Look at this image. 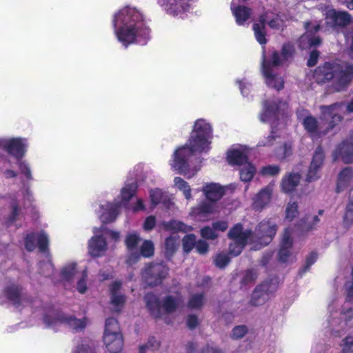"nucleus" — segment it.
<instances>
[{
	"instance_id": "obj_1",
	"label": "nucleus",
	"mask_w": 353,
	"mask_h": 353,
	"mask_svg": "<svg viewBox=\"0 0 353 353\" xmlns=\"http://www.w3.org/2000/svg\"><path fill=\"white\" fill-rule=\"evenodd\" d=\"M212 137V128L208 121L203 119L195 121L188 143L173 154L170 161L171 168L188 179L193 177L200 168L193 166L190 159L194 153L207 152Z\"/></svg>"
},
{
	"instance_id": "obj_2",
	"label": "nucleus",
	"mask_w": 353,
	"mask_h": 353,
	"mask_svg": "<svg viewBox=\"0 0 353 353\" xmlns=\"http://www.w3.org/2000/svg\"><path fill=\"white\" fill-rule=\"evenodd\" d=\"M5 299L0 298V304L6 300L10 301L16 307L30 306L35 309V312H39L43 316V321L48 328L54 331L60 330L63 327H69L76 332L81 331L89 323L86 318L79 319L70 314L58 312L50 307L43 305L39 299L30 300L22 295L20 288L12 285L6 288L3 292Z\"/></svg>"
},
{
	"instance_id": "obj_3",
	"label": "nucleus",
	"mask_w": 353,
	"mask_h": 353,
	"mask_svg": "<svg viewBox=\"0 0 353 353\" xmlns=\"http://www.w3.org/2000/svg\"><path fill=\"white\" fill-rule=\"evenodd\" d=\"M112 26L118 41L125 48L134 43L145 45L150 39V29L145 16L136 6H124L115 12Z\"/></svg>"
},
{
	"instance_id": "obj_4",
	"label": "nucleus",
	"mask_w": 353,
	"mask_h": 353,
	"mask_svg": "<svg viewBox=\"0 0 353 353\" xmlns=\"http://www.w3.org/2000/svg\"><path fill=\"white\" fill-rule=\"evenodd\" d=\"M276 231V223L270 219L261 221L254 233L245 224L237 223L228 233V237L232 241L230 245V253L233 256L239 255L247 243L254 244L252 249H260L270 243Z\"/></svg>"
},
{
	"instance_id": "obj_5",
	"label": "nucleus",
	"mask_w": 353,
	"mask_h": 353,
	"mask_svg": "<svg viewBox=\"0 0 353 353\" xmlns=\"http://www.w3.org/2000/svg\"><path fill=\"white\" fill-rule=\"evenodd\" d=\"M313 77L319 83L332 80L334 91L345 90L353 81V64L348 63H325L314 72Z\"/></svg>"
},
{
	"instance_id": "obj_6",
	"label": "nucleus",
	"mask_w": 353,
	"mask_h": 353,
	"mask_svg": "<svg viewBox=\"0 0 353 353\" xmlns=\"http://www.w3.org/2000/svg\"><path fill=\"white\" fill-rule=\"evenodd\" d=\"M352 319L353 308L343 304L342 301L334 299L328 303L323 327L327 332L339 337L347 330Z\"/></svg>"
},
{
	"instance_id": "obj_7",
	"label": "nucleus",
	"mask_w": 353,
	"mask_h": 353,
	"mask_svg": "<svg viewBox=\"0 0 353 353\" xmlns=\"http://www.w3.org/2000/svg\"><path fill=\"white\" fill-rule=\"evenodd\" d=\"M201 190L208 201H203L192 208L189 215L195 221H205L211 215L219 212L216 203L225 194V188L219 183L210 182L205 183Z\"/></svg>"
},
{
	"instance_id": "obj_8",
	"label": "nucleus",
	"mask_w": 353,
	"mask_h": 353,
	"mask_svg": "<svg viewBox=\"0 0 353 353\" xmlns=\"http://www.w3.org/2000/svg\"><path fill=\"white\" fill-rule=\"evenodd\" d=\"M293 52V46L287 43L283 46L281 54L274 52L269 59L264 54L263 55L262 72L265 82L268 87L276 90H280L283 88V79L274 72V68L288 61L292 57Z\"/></svg>"
},
{
	"instance_id": "obj_9",
	"label": "nucleus",
	"mask_w": 353,
	"mask_h": 353,
	"mask_svg": "<svg viewBox=\"0 0 353 353\" xmlns=\"http://www.w3.org/2000/svg\"><path fill=\"white\" fill-rule=\"evenodd\" d=\"M48 243V235L43 231L28 234L25 239V247L27 250H34L37 245L40 252L46 255V261L39 264L40 273L45 276H49L54 272V265L47 250Z\"/></svg>"
},
{
	"instance_id": "obj_10",
	"label": "nucleus",
	"mask_w": 353,
	"mask_h": 353,
	"mask_svg": "<svg viewBox=\"0 0 353 353\" xmlns=\"http://www.w3.org/2000/svg\"><path fill=\"white\" fill-rule=\"evenodd\" d=\"M100 230L94 228L93 229L94 235L88 242V253L93 257H100L105 254L108 250L106 238L117 241L120 237L119 232L109 230L104 228H101Z\"/></svg>"
},
{
	"instance_id": "obj_11",
	"label": "nucleus",
	"mask_w": 353,
	"mask_h": 353,
	"mask_svg": "<svg viewBox=\"0 0 353 353\" xmlns=\"http://www.w3.org/2000/svg\"><path fill=\"white\" fill-rule=\"evenodd\" d=\"M146 306L155 318H162L161 310L165 313L174 312L183 302L181 295L168 296L161 304L158 298L153 294H147L145 296Z\"/></svg>"
},
{
	"instance_id": "obj_12",
	"label": "nucleus",
	"mask_w": 353,
	"mask_h": 353,
	"mask_svg": "<svg viewBox=\"0 0 353 353\" xmlns=\"http://www.w3.org/2000/svg\"><path fill=\"white\" fill-rule=\"evenodd\" d=\"M275 30H281L285 26V21L281 16L272 12H266L260 17L259 22L253 24V30L256 41L261 45L267 43L265 24Z\"/></svg>"
},
{
	"instance_id": "obj_13",
	"label": "nucleus",
	"mask_w": 353,
	"mask_h": 353,
	"mask_svg": "<svg viewBox=\"0 0 353 353\" xmlns=\"http://www.w3.org/2000/svg\"><path fill=\"white\" fill-rule=\"evenodd\" d=\"M103 343L110 353H118L123 347V338L117 319L109 318L105 321Z\"/></svg>"
},
{
	"instance_id": "obj_14",
	"label": "nucleus",
	"mask_w": 353,
	"mask_h": 353,
	"mask_svg": "<svg viewBox=\"0 0 353 353\" xmlns=\"http://www.w3.org/2000/svg\"><path fill=\"white\" fill-rule=\"evenodd\" d=\"M296 115L304 129L313 137L325 134L330 129L333 128L331 127L330 125L331 119H323L321 113V121H329L328 125L325 128H324L322 123L319 122L316 118L312 116L307 110L303 108L298 109Z\"/></svg>"
},
{
	"instance_id": "obj_15",
	"label": "nucleus",
	"mask_w": 353,
	"mask_h": 353,
	"mask_svg": "<svg viewBox=\"0 0 353 353\" xmlns=\"http://www.w3.org/2000/svg\"><path fill=\"white\" fill-rule=\"evenodd\" d=\"M288 109L286 102L278 99H270L263 102V109L259 115L261 122L273 124L285 115Z\"/></svg>"
},
{
	"instance_id": "obj_16",
	"label": "nucleus",
	"mask_w": 353,
	"mask_h": 353,
	"mask_svg": "<svg viewBox=\"0 0 353 353\" xmlns=\"http://www.w3.org/2000/svg\"><path fill=\"white\" fill-rule=\"evenodd\" d=\"M321 110L322 118L323 119H331V127H334L339 123L345 113L353 112V98L345 105L343 103H335L330 105H322Z\"/></svg>"
},
{
	"instance_id": "obj_17",
	"label": "nucleus",
	"mask_w": 353,
	"mask_h": 353,
	"mask_svg": "<svg viewBox=\"0 0 353 353\" xmlns=\"http://www.w3.org/2000/svg\"><path fill=\"white\" fill-rule=\"evenodd\" d=\"M28 145V140L25 137L0 138V148H3L17 160L21 159L26 154Z\"/></svg>"
},
{
	"instance_id": "obj_18",
	"label": "nucleus",
	"mask_w": 353,
	"mask_h": 353,
	"mask_svg": "<svg viewBox=\"0 0 353 353\" xmlns=\"http://www.w3.org/2000/svg\"><path fill=\"white\" fill-rule=\"evenodd\" d=\"M192 3L193 0H157V5L167 14L179 18L190 11Z\"/></svg>"
},
{
	"instance_id": "obj_19",
	"label": "nucleus",
	"mask_w": 353,
	"mask_h": 353,
	"mask_svg": "<svg viewBox=\"0 0 353 353\" xmlns=\"http://www.w3.org/2000/svg\"><path fill=\"white\" fill-rule=\"evenodd\" d=\"M325 23L329 28L353 26L352 17L345 11H336L331 6H327L324 10Z\"/></svg>"
},
{
	"instance_id": "obj_20",
	"label": "nucleus",
	"mask_w": 353,
	"mask_h": 353,
	"mask_svg": "<svg viewBox=\"0 0 353 353\" xmlns=\"http://www.w3.org/2000/svg\"><path fill=\"white\" fill-rule=\"evenodd\" d=\"M292 233L293 230L288 228L283 234L279 251V259L282 262L292 261L299 250V248L293 243Z\"/></svg>"
},
{
	"instance_id": "obj_21",
	"label": "nucleus",
	"mask_w": 353,
	"mask_h": 353,
	"mask_svg": "<svg viewBox=\"0 0 353 353\" xmlns=\"http://www.w3.org/2000/svg\"><path fill=\"white\" fill-rule=\"evenodd\" d=\"M277 287L278 282L276 279L265 281L253 292L251 303L254 305H263L270 299L272 294L276 290Z\"/></svg>"
},
{
	"instance_id": "obj_22",
	"label": "nucleus",
	"mask_w": 353,
	"mask_h": 353,
	"mask_svg": "<svg viewBox=\"0 0 353 353\" xmlns=\"http://www.w3.org/2000/svg\"><path fill=\"white\" fill-rule=\"evenodd\" d=\"M168 273V268L163 263L152 264L147 266L142 272V277L149 285L159 284Z\"/></svg>"
},
{
	"instance_id": "obj_23",
	"label": "nucleus",
	"mask_w": 353,
	"mask_h": 353,
	"mask_svg": "<svg viewBox=\"0 0 353 353\" xmlns=\"http://www.w3.org/2000/svg\"><path fill=\"white\" fill-rule=\"evenodd\" d=\"M121 207V202L116 199L112 203L105 202L101 203L97 213L102 223H112L116 220L119 214Z\"/></svg>"
},
{
	"instance_id": "obj_24",
	"label": "nucleus",
	"mask_w": 353,
	"mask_h": 353,
	"mask_svg": "<svg viewBox=\"0 0 353 353\" xmlns=\"http://www.w3.org/2000/svg\"><path fill=\"white\" fill-rule=\"evenodd\" d=\"M251 149L245 145H233L227 152V160L231 165H243L249 162Z\"/></svg>"
},
{
	"instance_id": "obj_25",
	"label": "nucleus",
	"mask_w": 353,
	"mask_h": 353,
	"mask_svg": "<svg viewBox=\"0 0 353 353\" xmlns=\"http://www.w3.org/2000/svg\"><path fill=\"white\" fill-rule=\"evenodd\" d=\"M305 33L299 39V45L302 49H307L320 44L321 39L314 35V33L320 29L318 22L310 21L305 24Z\"/></svg>"
},
{
	"instance_id": "obj_26",
	"label": "nucleus",
	"mask_w": 353,
	"mask_h": 353,
	"mask_svg": "<svg viewBox=\"0 0 353 353\" xmlns=\"http://www.w3.org/2000/svg\"><path fill=\"white\" fill-rule=\"evenodd\" d=\"M274 185L270 184L259 191L252 198V208L256 211L261 212L267 208L272 200Z\"/></svg>"
},
{
	"instance_id": "obj_27",
	"label": "nucleus",
	"mask_w": 353,
	"mask_h": 353,
	"mask_svg": "<svg viewBox=\"0 0 353 353\" xmlns=\"http://www.w3.org/2000/svg\"><path fill=\"white\" fill-rule=\"evenodd\" d=\"M324 160V153L321 147L315 150L312 161L308 170L306 180L311 182L320 177L321 168Z\"/></svg>"
},
{
	"instance_id": "obj_28",
	"label": "nucleus",
	"mask_w": 353,
	"mask_h": 353,
	"mask_svg": "<svg viewBox=\"0 0 353 353\" xmlns=\"http://www.w3.org/2000/svg\"><path fill=\"white\" fill-rule=\"evenodd\" d=\"M140 241L139 234L136 232H130L126 236L125 244L129 252L126 263L129 265L135 263L140 259V254L137 250V245Z\"/></svg>"
},
{
	"instance_id": "obj_29",
	"label": "nucleus",
	"mask_w": 353,
	"mask_h": 353,
	"mask_svg": "<svg viewBox=\"0 0 353 353\" xmlns=\"http://www.w3.org/2000/svg\"><path fill=\"white\" fill-rule=\"evenodd\" d=\"M230 10L238 26H244L250 23L252 10L243 5H236L234 1L231 3Z\"/></svg>"
},
{
	"instance_id": "obj_30",
	"label": "nucleus",
	"mask_w": 353,
	"mask_h": 353,
	"mask_svg": "<svg viewBox=\"0 0 353 353\" xmlns=\"http://www.w3.org/2000/svg\"><path fill=\"white\" fill-rule=\"evenodd\" d=\"M121 283L113 282L110 288L111 310L114 312H119L125 303V296L120 292Z\"/></svg>"
},
{
	"instance_id": "obj_31",
	"label": "nucleus",
	"mask_w": 353,
	"mask_h": 353,
	"mask_svg": "<svg viewBox=\"0 0 353 353\" xmlns=\"http://www.w3.org/2000/svg\"><path fill=\"white\" fill-rule=\"evenodd\" d=\"M334 160L341 159L345 163L353 162V141H345L339 144L333 152Z\"/></svg>"
},
{
	"instance_id": "obj_32",
	"label": "nucleus",
	"mask_w": 353,
	"mask_h": 353,
	"mask_svg": "<svg viewBox=\"0 0 353 353\" xmlns=\"http://www.w3.org/2000/svg\"><path fill=\"white\" fill-rule=\"evenodd\" d=\"M353 188V169L351 168H344L339 174L336 190L341 192L349 190Z\"/></svg>"
},
{
	"instance_id": "obj_33",
	"label": "nucleus",
	"mask_w": 353,
	"mask_h": 353,
	"mask_svg": "<svg viewBox=\"0 0 353 353\" xmlns=\"http://www.w3.org/2000/svg\"><path fill=\"white\" fill-rule=\"evenodd\" d=\"M149 197L152 209L161 203H163L168 208L174 205V203L168 199V195L159 188L150 189L149 190Z\"/></svg>"
},
{
	"instance_id": "obj_34",
	"label": "nucleus",
	"mask_w": 353,
	"mask_h": 353,
	"mask_svg": "<svg viewBox=\"0 0 353 353\" xmlns=\"http://www.w3.org/2000/svg\"><path fill=\"white\" fill-rule=\"evenodd\" d=\"M138 185L135 180H127L121 188L118 201L128 202L137 191Z\"/></svg>"
},
{
	"instance_id": "obj_35",
	"label": "nucleus",
	"mask_w": 353,
	"mask_h": 353,
	"mask_svg": "<svg viewBox=\"0 0 353 353\" xmlns=\"http://www.w3.org/2000/svg\"><path fill=\"white\" fill-rule=\"evenodd\" d=\"M301 175L299 173L290 172L282 179L281 188L285 192H292L299 183Z\"/></svg>"
},
{
	"instance_id": "obj_36",
	"label": "nucleus",
	"mask_w": 353,
	"mask_h": 353,
	"mask_svg": "<svg viewBox=\"0 0 353 353\" xmlns=\"http://www.w3.org/2000/svg\"><path fill=\"white\" fill-rule=\"evenodd\" d=\"M165 230L168 231L188 232L193 230L192 226L187 225L183 222L177 220H172L168 222H163L162 223Z\"/></svg>"
},
{
	"instance_id": "obj_37",
	"label": "nucleus",
	"mask_w": 353,
	"mask_h": 353,
	"mask_svg": "<svg viewBox=\"0 0 353 353\" xmlns=\"http://www.w3.org/2000/svg\"><path fill=\"white\" fill-rule=\"evenodd\" d=\"M173 182H174V186L177 190L182 192V193L186 200L190 201L192 199V190H191V188L188 182H186L182 178L179 177V176H176L174 179Z\"/></svg>"
},
{
	"instance_id": "obj_38",
	"label": "nucleus",
	"mask_w": 353,
	"mask_h": 353,
	"mask_svg": "<svg viewBox=\"0 0 353 353\" xmlns=\"http://www.w3.org/2000/svg\"><path fill=\"white\" fill-rule=\"evenodd\" d=\"M179 236L176 234H172L166 239L165 243V254L170 256L176 250L179 244Z\"/></svg>"
},
{
	"instance_id": "obj_39",
	"label": "nucleus",
	"mask_w": 353,
	"mask_h": 353,
	"mask_svg": "<svg viewBox=\"0 0 353 353\" xmlns=\"http://www.w3.org/2000/svg\"><path fill=\"white\" fill-rule=\"evenodd\" d=\"M256 173L255 167L250 162H248L243 165L240 169V179L242 181H250Z\"/></svg>"
},
{
	"instance_id": "obj_40",
	"label": "nucleus",
	"mask_w": 353,
	"mask_h": 353,
	"mask_svg": "<svg viewBox=\"0 0 353 353\" xmlns=\"http://www.w3.org/2000/svg\"><path fill=\"white\" fill-rule=\"evenodd\" d=\"M77 272V263L70 262L65 264L61 270V279L65 281H71Z\"/></svg>"
},
{
	"instance_id": "obj_41",
	"label": "nucleus",
	"mask_w": 353,
	"mask_h": 353,
	"mask_svg": "<svg viewBox=\"0 0 353 353\" xmlns=\"http://www.w3.org/2000/svg\"><path fill=\"white\" fill-rule=\"evenodd\" d=\"M76 290L80 294H85L88 290V270H82L81 277L77 281Z\"/></svg>"
},
{
	"instance_id": "obj_42",
	"label": "nucleus",
	"mask_w": 353,
	"mask_h": 353,
	"mask_svg": "<svg viewBox=\"0 0 353 353\" xmlns=\"http://www.w3.org/2000/svg\"><path fill=\"white\" fill-rule=\"evenodd\" d=\"M299 214L298 205L294 201H290L285 210V219L288 221H292Z\"/></svg>"
},
{
	"instance_id": "obj_43",
	"label": "nucleus",
	"mask_w": 353,
	"mask_h": 353,
	"mask_svg": "<svg viewBox=\"0 0 353 353\" xmlns=\"http://www.w3.org/2000/svg\"><path fill=\"white\" fill-rule=\"evenodd\" d=\"M10 208L12 210L11 214L6 221V225L8 226H10L12 223L17 221L21 214L20 210L19 208V203L15 199L11 200Z\"/></svg>"
},
{
	"instance_id": "obj_44",
	"label": "nucleus",
	"mask_w": 353,
	"mask_h": 353,
	"mask_svg": "<svg viewBox=\"0 0 353 353\" xmlns=\"http://www.w3.org/2000/svg\"><path fill=\"white\" fill-rule=\"evenodd\" d=\"M18 167L21 174H22L27 181L33 180L31 168L27 161H21L20 159L18 160Z\"/></svg>"
},
{
	"instance_id": "obj_45",
	"label": "nucleus",
	"mask_w": 353,
	"mask_h": 353,
	"mask_svg": "<svg viewBox=\"0 0 353 353\" xmlns=\"http://www.w3.org/2000/svg\"><path fill=\"white\" fill-rule=\"evenodd\" d=\"M341 353H353V333L347 335L340 343Z\"/></svg>"
},
{
	"instance_id": "obj_46",
	"label": "nucleus",
	"mask_w": 353,
	"mask_h": 353,
	"mask_svg": "<svg viewBox=\"0 0 353 353\" xmlns=\"http://www.w3.org/2000/svg\"><path fill=\"white\" fill-rule=\"evenodd\" d=\"M154 247L153 243L150 240H145L140 248V256L150 257L153 255Z\"/></svg>"
},
{
	"instance_id": "obj_47",
	"label": "nucleus",
	"mask_w": 353,
	"mask_h": 353,
	"mask_svg": "<svg viewBox=\"0 0 353 353\" xmlns=\"http://www.w3.org/2000/svg\"><path fill=\"white\" fill-rule=\"evenodd\" d=\"M236 83L239 84L241 94L244 97L248 98L252 90L251 83L245 79H243L241 81L238 80L236 81Z\"/></svg>"
},
{
	"instance_id": "obj_48",
	"label": "nucleus",
	"mask_w": 353,
	"mask_h": 353,
	"mask_svg": "<svg viewBox=\"0 0 353 353\" xmlns=\"http://www.w3.org/2000/svg\"><path fill=\"white\" fill-rule=\"evenodd\" d=\"M196 243V236L194 234H188L183 239V248L185 252H190Z\"/></svg>"
},
{
	"instance_id": "obj_49",
	"label": "nucleus",
	"mask_w": 353,
	"mask_h": 353,
	"mask_svg": "<svg viewBox=\"0 0 353 353\" xmlns=\"http://www.w3.org/2000/svg\"><path fill=\"white\" fill-rule=\"evenodd\" d=\"M344 221L347 225L353 223V194L350 196V201L347 205Z\"/></svg>"
},
{
	"instance_id": "obj_50",
	"label": "nucleus",
	"mask_w": 353,
	"mask_h": 353,
	"mask_svg": "<svg viewBox=\"0 0 353 353\" xmlns=\"http://www.w3.org/2000/svg\"><path fill=\"white\" fill-rule=\"evenodd\" d=\"M203 303V296L201 294H196L190 298L188 306L192 309L199 308Z\"/></svg>"
},
{
	"instance_id": "obj_51",
	"label": "nucleus",
	"mask_w": 353,
	"mask_h": 353,
	"mask_svg": "<svg viewBox=\"0 0 353 353\" xmlns=\"http://www.w3.org/2000/svg\"><path fill=\"white\" fill-rule=\"evenodd\" d=\"M303 223L300 225L303 230H310L319 223V219L317 216L307 217V223L301 221Z\"/></svg>"
},
{
	"instance_id": "obj_52",
	"label": "nucleus",
	"mask_w": 353,
	"mask_h": 353,
	"mask_svg": "<svg viewBox=\"0 0 353 353\" xmlns=\"http://www.w3.org/2000/svg\"><path fill=\"white\" fill-rule=\"evenodd\" d=\"M280 172V168L277 165L264 166L261 170V174L263 176H274Z\"/></svg>"
},
{
	"instance_id": "obj_53",
	"label": "nucleus",
	"mask_w": 353,
	"mask_h": 353,
	"mask_svg": "<svg viewBox=\"0 0 353 353\" xmlns=\"http://www.w3.org/2000/svg\"><path fill=\"white\" fill-rule=\"evenodd\" d=\"M201 235L204 239L211 240L215 239L217 236V234H216V231L214 229V228H210L208 226L201 229Z\"/></svg>"
},
{
	"instance_id": "obj_54",
	"label": "nucleus",
	"mask_w": 353,
	"mask_h": 353,
	"mask_svg": "<svg viewBox=\"0 0 353 353\" xmlns=\"http://www.w3.org/2000/svg\"><path fill=\"white\" fill-rule=\"evenodd\" d=\"M229 261L230 258L228 256L223 253L217 254L214 259L215 265L220 268H224L229 263Z\"/></svg>"
},
{
	"instance_id": "obj_55",
	"label": "nucleus",
	"mask_w": 353,
	"mask_h": 353,
	"mask_svg": "<svg viewBox=\"0 0 353 353\" xmlns=\"http://www.w3.org/2000/svg\"><path fill=\"white\" fill-rule=\"evenodd\" d=\"M248 329L244 325L236 326L232 332V337L234 339H241L247 333Z\"/></svg>"
},
{
	"instance_id": "obj_56",
	"label": "nucleus",
	"mask_w": 353,
	"mask_h": 353,
	"mask_svg": "<svg viewBox=\"0 0 353 353\" xmlns=\"http://www.w3.org/2000/svg\"><path fill=\"white\" fill-rule=\"evenodd\" d=\"M72 353H93V352L92 347L86 341H84L81 344L77 345Z\"/></svg>"
},
{
	"instance_id": "obj_57",
	"label": "nucleus",
	"mask_w": 353,
	"mask_h": 353,
	"mask_svg": "<svg viewBox=\"0 0 353 353\" xmlns=\"http://www.w3.org/2000/svg\"><path fill=\"white\" fill-rule=\"evenodd\" d=\"M156 225V219L154 216H148L143 223V229L145 231H150Z\"/></svg>"
},
{
	"instance_id": "obj_58",
	"label": "nucleus",
	"mask_w": 353,
	"mask_h": 353,
	"mask_svg": "<svg viewBox=\"0 0 353 353\" xmlns=\"http://www.w3.org/2000/svg\"><path fill=\"white\" fill-rule=\"evenodd\" d=\"M195 247L197 252L202 254H205L208 251V244L202 240H200L196 243Z\"/></svg>"
},
{
	"instance_id": "obj_59",
	"label": "nucleus",
	"mask_w": 353,
	"mask_h": 353,
	"mask_svg": "<svg viewBox=\"0 0 353 353\" xmlns=\"http://www.w3.org/2000/svg\"><path fill=\"white\" fill-rule=\"evenodd\" d=\"M346 291L347 299L350 301H353V268L352 270L351 280L346 283Z\"/></svg>"
},
{
	"instance_id": "obj_60",
	"label": "nucleus",
	"mask_w": 353,
	"mask_h": 353,
	"mask_svg": "<svg viewBox=\"0 0 353 353\" xmlns=\"http://www.w3.org/2000/svg\"><path fill=\"white\" fill-rule=\"evenodd\" d=\"M276 140V137L273 135L269 136L262 140H261L258 144V147H265L273 145V141Z\"/></svg>"
},
{
	"instance_id": "obj_61",
	"label": "nucleus",
	"mask_w": 353,
	"mask_h": 353,
	"mask_svg": "<svg viewBox=\"0 0 353 353\" xmlns=\"http://www.w3.org/2000/svg\"><path fill=\"white\" fill-rule=\"evenodd\" d=\"M23 194L24 199V205H31L34 201V198L32 192L29 189H26L23 192Z\"/></svg>"
},
{
	"instance_id": "obj_62",
	"label": "nucleus",
	"mask_w": 353,
	"mask_h": 353,
	"mask_svg": "<svg viewBox=\"0 0 353 353\" xmlns=\"http://www.w3.org/2000/svg\"><path fill=\"white\" fill-rule=\"evenodd\" d=\"M132 208L134 212L145 210V207L143 200L142 199H137L136 201L132 204Z\"/></svg>"
},
{
	"instance_id": "obj_63",
	"label": "nucleus",
	"mask_w": 353,
	"mask_h": 353,
	"mask_svg": "<svg viewBox=\"0 0 353 353\" xmlns=\"http://www.w3.org/2000/svg\"><path fill=\"white\" fill-rule=\"evenodd\" d=\"M212 226L214 228V229L216 230H219V231H225L228 227V224L226 221H216L214 223H213L212 224Z\"/></svg>"
},
{
	"instance_id": "obj_64",
	"label": "nucleus",
	"mask_w": 353,
	"mask_h": 353,
	"mask_svg": "<svg viewBox=\"0 0 353 353\" xmlns=\"http://www.w3.org/2000/svg\"><path fill=\"white\" fill-rule=\"evenodd\" d=\"M319 55V52H317L316 50L312 51L310 54V58L307 61V65L309 66L314 65L317 62Z\"/></svg>"
}]
</instances>
